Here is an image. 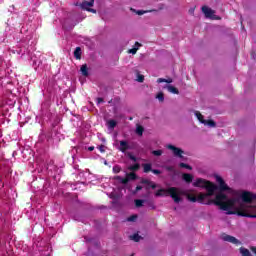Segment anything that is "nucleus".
Instances as JSON below:
<instances>
[{
	"label": "nucleus",
	"instance_id": "obj_26",
	"mask_svg": "<svg viewBox=\"0 0 256 256\" xmlns=\"http://www.w3.org/2000/svg\"><path fill=\"white\" fill-rule=\"evenodd\" d=\"M179 167H181L182 169H188L189 171H191V169H193L189 164H185L183 162H181L179 164Z\"/></svg>",
	"mask_w": 256,
	"mask_h": 256
},
{
	"label": "nucleus",
	"instance_id": "obj_32",
	"mask_svg": "<svg viewBox=\"0 0 256 256\" xmlns=\"http://www.w3.org/2000/svg\"><path fill=\"white\" fill-rule=\"evenodd\" d=\"M137 217H138L137 214H134V215L128 217L127 221H129V222L137 221Z\"/></svg>",
	"mask_w": 256,
	"mask_h": 256
},
{
	"label": "nucleus",
	"instance_id": "obj_42",
	"mask_svg": "<svg viewBox=\"0 0 256 256\" xmlns=\"http://www.w3.org/2000/svg\"><path fill=\"white\" fill-rule=\"evenodd\" d=\"M166 83H173V79L172 78L166 79Z\"/></svg>",
	"mask_w": 256,
	"mask_h": 256
},
{
	"label": "nucleus",
	"instance_id": "obj_12",
	"mask_svg": "<svg viewBox=\"0 0 256 256\" xmlns=\"http://www.w3.org/2000/svg\"><path fill=\"white\" fill-rule=\"evenodd\" d=\"M202 13H204L205 17L211 18V17H213V14L215 13V11H213V9H211L207 6H203Z\"/></svg>",
	"mask_w": 256,
	"mask_h": 256
},
{
	"label": "nucleus",
	"instance_id": "obj_50",
	"mask_svg": "<svg viewBox=\"0 0 256 256\" xmlns=\"http://www.w3.org/2000/svg\"><path fill=\"white\" fill-rule=\"evenodd\" d=\"M131 256H133V255H131Z\"/></svg>",
	"mask_w": 256,
	"mask_h": 256
},
{
	"label": "nucleus",
	"instance_id": "obj_27",
	"mask_svg": "<svg viewBox=\"0 0 256 256\" xmlns=\"http://www.w3.org/2000/svg\"><path fill=\"white\" fill-rule=\"evenodd\" d=\"M136 207H143V203H145V200H141V199H136L134 201Z\"/></svg>",
	"mask_w": 256,
	"mask_h": 256
},
{
	"label": "nucleus",
	"instance_id": "obj_46",
	"mask_svg": "<svg viewBox=\"0 0 256 256\" xmlns=\"http://www.w3.org/2000/svg\"><path fill=\"white\" fill-rule=\"evenodd\" d=\"M251 57H252V59H255V52L251 53Z\"/></svg>",
	"mask_w": 256,
	"mask_h": 256
},
{
	"label": "nucleus",
	"instance_id": "obj_8",
	"mask_svg": "<svg viewBox=\"0 0 256 256\" xmlns=\"http://www.w3.org/2000/svg\"><path fill=\"white\" fill-rule=\"evenodd\" d=\"M140 183L142 184V185H146L145 186V190L146 191H149V189H157V184H155L153 181H151V180H147V179H142L141 181H140Z\"/></svg>",
	"mask_w": 256,
	"mask_h": 256
},
{
	"label": "nucleus",
	"instance_id": "obj_4",
	"mask_svg": "<svg viewBox=\"0 0 256 256\" xmlns=\"http://www.w3.org/2000/svg\"><path fill=\"white\" fill-rule=\"evenodd\" d=\"M250 209H256V207L248 206L246 208L240 207L237 209L236 214L239 215V217H248L250 219H256V214L249 213Z\"/></svg>",
	"mask_w": 256,
	"mask_h": 256
},
{
	"label": "nucleus",
	"instance_id": "obj_5",
	"mask_svg": "<svg viewBox=\"0 0 256 256\" xmlns=\"http://www.w3.org/2000/svg\"><path fill=\"white\" fill-rule=\"evenodd\" d=\"M114 179L115 181H119L120 183H122V185H127L129 181H135L137 179V174L135 172H130L126 175L125 178L121 176H115Z\"/></svg>",
	"mask_w": 256,
	"mask_h": 256
},
{
	"label": "nucleus",
	"instance_id": "obj_48",
	"mask_svg": "<svg viewBox=\"0 0 256 256\" xmlns=\"http://www.w3.org/2000/svg\"><path fill=\"white\" fill-rule=\"evenodd\" d=\"M136 47H141V44L139 42L135 43Z\"/></svg>",
	"mask_w": 256,
	"mask_h": 256
},
{
	"label": "nucleus",
	"instance_id": "obj_15",
	"mask_svg": "<svg viewBox=\"0 0 256 256\" xmlns=\"http://www.w3.org/2000/svg\"><path fill=\"white\" fill-rule=\"evenodd\" d=\"M239 252H240V255L242 256H253V254H251V251H249V249L245 247H240Z\"/></svg>",
	"mask_w": 256,
	"mask_h": 256
},
{
	"label": "nucleus",
	"instance_id": "obj_20",
	"mask_svg": "<svg viewBox=\"0 0 256 256\" xmlns=\"http://www.w3.org/2000/svg\"><path fill=\"white\" fill-rule=\"evenodd\" d=\"M74 57L75 59H81V47H76L74 51Z\"/></svg>",
	"mask_w": 256,
	"mask_h": 256
},
{
	"label": "nucleus",
	"instance_id": "obj_30",
	"mask_svg": "<svg viewBox=\"0 0 256 256\" xmlns=\"http://www.w3.org/2000/svg\"><path fill=\"white\" fill-rule=\"evenodd\" d=\"M127 157L131 160L134 161V163H137V157H135L131 152L127 153Z\"/></svg>",
	"mask_w": 256,
	"mask_h": 256
},
{
	"label": "nucleus",
	"instance_id": "obj_39",
	"mask_svg": "<svg viewBox=\"0 0 256 256\" xmlns=\"http://www.w3.org/2000/svg\"><path fill=\"white\" fill-rule=\"evenodd\" d=\"M99 151H100L101 153H105V145H100V146H99Z\"/></svg>",
	"mask_w": 256,
	"mask_h": 256
},
{
	"label": "nucleus",
	"instance_id": "obj_41",
	"mask_svg": "<svg viewBox=\"0 0 256 256\" xmlns=\"http://www.w3.org/2000/svg\"><path fill=\"white\" fill-rule=\"evenodd\" d=\"M143 189V186H136L135 192L138 193V191H141Z\"/></svg>",
	"mask_w": 256,
	"mask_h": 256
},
{
	"label": "nucleus",
	"instance_id": "obj_35",
	"mask_svg": "<svg viewBox=\"0 0 256 256\" xmlns=\"http://www.w3.org/2000/svg\"><path fill=\"white\" fill-rule=\"evenodd\" d=\"M166 171H168L169 173H173L175 171V167L173 166H166L165 167Z\"/></svg>",
	"mask_w": 256,
	"mask_h": 256
},
{
	"label": "nucleus",
	"instance_id": "obj_44",
	"mask_svg": "<svg viewBox=\"0 0 256 256\" xmlns=\"http://www.w3.org/2000/svg\"><path fill=\"white\" fill-rule=\"evenodd\" d=\"M94 150H95V147H94V146L88 147V151H94Z\"/></svg>",
	"mask_w": 256,
	"mask_h": 256
},
{
	"label": "nucleus",
	"instance_id": "obj_6",
	"mask_svg": "<svg viewBox=\"0 0 256 256\" xmlns=\"http://www.w3.org/2000/svg\"><path fill=\"white\" fill-rule=\"evenodd\" d=\"M222 239H223V241L232 243L233 245H241V242L237 238H235L234 236H231L229 234H223Z\"/></svg>",
	"mask_w": 256,
	"mask_h": 256
},
{
	"label": "nucleus",
	"instance_id": "obj_36",
	"mask_svg": "<svg viewBox=\"0 0 256 256\" xmlns=\"http://www.w3.org/2000/svg\"><path fill=\"white\" fill-rule=\"evenodd\" d=\"M138 50H139V48H132L128 52L131 53L132 55H135Z\"/></svg>",
	"mask_w": 256,
	"mask_h": 256
},
{
	"label": "nucleus",
	"instance_id": "obj_22",
	"mask_svg": "<svg viewBox=\"0 0 256 256\" xmlns=\"http://www.w3.org/2000/svg\"><path fill=\"white\" fill-rule=\"evenodd\" d=\"M140 167H141V165H139V163H136V164H134L132 166H129L128 170L129 171H139Z\"/></svg>",
	"mask_w": 256,
	"mask_h": 256
},
{
	"label": "nucleus",
	"instance_id": "obj_2",
	"mask_svg": "<svg viewBox=\"0 0 256 256\" xmlns=\"http://www.w3.org/2000/svg\"><path fill=\"white\" fill-rule=\"evenodd\" d=\"M163 193H166V196L169 195L171 199H173L174 203H181L183 201V199L181 198V195H183V191H181L177 187H170L168 189L161 188L155 193V195L156 197H163Z\"/></svg>",
	"mask_w": 256,
	"mask_h": 256
},
{
	"label": "nucleus",
	"instance_id": "obj_24",
	"mask_svg": "<svg viewBox=\"0 0 256 256\" xmlns=\"http://www.w3.org/2000/svg\"><path fill=\"white\" fill-rule=\"evenodd\" d=\"M130 237H131L132 241H135V243H139V241H141V236L139 234H134Z\"/></svg>",
	"mask_w": 256,
	"mask_h": 256
},
{
	"label": "nucleus",
	"instance_id": "obj_34",
	"mask_svg": "<svg viewBox=\"0 0 256 256\" xmlns=\"http://www.w3.org/2000/svg\"><path fill=\"white\" fill-rule=\"evenodd\" d=\"M137 81H138V83H143V81H145V76L138 74Z\"/></svg>",
	"mask_w": 256,
	"mask_h": 256
},
{
	"label": "nucleus",
	"instance_id": "obj_45",
	"mask_svg": "<svg viewBox=\"0 0 256 256\" xmlns=\"http://www.w3.org/2000/svg\"><path fill=\"white\" fill-rule=\"evenodd\" d=\"M159 9L160 10L165 9V5L164 4H160V8Z\"/></svg>",
	"mask_w": 256,
	"mask_h": 256
},
{
	"label": "nucleus",
	"instance_id": "obj_19",
	"mask_svg": "<svg viewBox=\"0 0 256 256\" xmlns=\"http://www.w3.org/2000/svg\"><path fill=\"white\" fill-rule=\"evenodd\" d=\"M202 124L203 125H208V127H216L217 126V124L213 120L202 121Z\"/></svg>",
	"mask_w": 256,
	"mask_h": 256
},
{
	"label": "nucleus",
	"instance_id": "obj_14",
	"mask_svg": "<svg viewBox=\"0 0 256 256\" xmlns=\"http://www.w3.org/2000/svg\"><path fill=\"white\" fill-rule=\"evenodd\" d=\"M182 179H183V181H185V183H193V175H191L189 173H184L182 175Z\"/></svg>",
	"mask_w": 256,
	"mask_h": 256
},
{
	"label": "nucleus",
	"instance_id": "obj_21",
	"mask_svg": "<svg viewBox=\"0 0 256 256\" xmlns=\"http://www.w3.org/2000/svg\"><path fill=\"white\" fill-rule=\"evenodd\" d=\"M143 131H145V128H143V126L141 125H137L136 127V133L141 137L143 136Z\"/></svg>",
	"mask_w": 256,
	"mask_h": 256
},
{
	"label": "nucleus",
	"instance_id": "obj_43",
	"mask_svg": "<svg viewBox=\"0 0 256 256\" xmlns=\"http://www.w3.org/2000/svg\"><path fill=\"white\" fill-rule=\"evenodd\" d=\"M103 98H97V103L99 104V103H103Z\"/></svg>",
	"mask_w": 256,
	"mask_h": 256
},
{
	"label": "nucleus",
	"instance_id": "obj_40",
	"mask_svg": "<svg viewBox=\"0 0 256 256\" xmlns=\"http://www.w3.org/2000/svg\"><path fill=\"white\" fill-rule=\"evenodd\" d=\"M87 11H89V13H97V10H95L93 8H89V9H87Z\"/></svg>",
	"mask_w": 256,
	"mask_h": 256
},
{
	"label": "nucleus",
	"instance_id": "obj_37",
	"mask_svg": "<svg viewBox=\"0 0 256 256\" xmlns=\"http://www.w3.org/2000/svg\"><path fill=\"white\" fill-rule=\"evenodd\" d=\"M151 173H154V175H161V170L152 169Z\"/></svg>",
	"mask_w": 256,
	"mask_h": 256
},
{
	"label": "nucleus",
	"instance_id": "obj_31",
	"mask_svg": "<svg viewBox=\"0 0 256 256\" xmlns=\"http://www.w3.org/2000/svg\"><path fill=\"white\" fill-rule=\"evenodd\" d=\"M153 11H157V10H150V11L138 10L136 13L137 15H145V13H153Z\"/></svg>",
	"mask_w": 256,
	"mask_h": 256
},
{
	"label": "nucleus",
	"instance_id": "obj_13",
	"mask_svg": "<svg viewBox=\"0 0 256 256\" xmlns=\"http://www.w3.org/2000/svg\"><path fill=\"white\" fill-rule=\"evenodd\" d=\"M93 5H95V0H90L88 1H83L80 4L81 9H84V11H87V9H89V7H93Z\"/></svg>",
	"mask_w": 256,
	"mask_h": 256
},
{
	"label": "nucleus",
	"instance_id": "obj_17",
	"mask_svg": "<svg viewBox=\"0 0 256 256\" xmlns=\"http://www.w3.org/2000/svg\"><path fill=\"white\" fill-rule=\"evenodd\" d=\"M142 167H143L144 173H149V172L153 171L151 163L142 164Z\"/></svg>",
	"mask_w": 256,
	"mask_h": 256
},
{
	"label": "nucleus",
	"instance_id": "obj_18",
	"mask_svg": "<svg viewBox=\"0 0 256 256\" xmlns=\"http://www.w3.org/2000/svg\"><path fill=\"white\" fill-rule=\"evenodd\" d=\"M167 89H168L169 93H173L174 95H179V89H177L175 86L168 85Z\"/></svg>",
	"mask_w": 256,
	"mask_h": 256
},
{
	"label": "nucleus",
	"instance_id": "obj_11",
	"mask_svg": "<svg viewBox=\"0 0 256 256\" xmlns=\"http://www.w3.org/2000/svg\"><path fill=\"white\" fill-rule=\"evenodd\" d=\"M118 149L119 151H121V153H127V151H129V149H132V148H131V145H129V142L125 140H121L120 147Z\"/></svg>",
	"mask_w": 256,
	"mask_h": 256
},
{
	"label": "nucleus",
	"instance_id": "obj_25",
	"mask_svg": "<svg viewBox=\"0 0 256 256\" xmlns=\"http://www.w3.org/2000/svg\"><path fill=\"white\" fill-rule=\"evenodd\" d=\"M156 98H158V100L163 103L165 101V95L163 94V92H160L157 94Z\"/></svg>",
	"mask_w": 256,
	"mask_h": 256
},
{
	"label": "nucleus",
	"instance_id": "obj_38",
	"mask_svg": "<svg viewBox=\"0 0 256 256\" xmlns=\"http://www.w3.org/2000/svg\"><path fill=\"white\" fill-rule=\"evenodd\" d=\"M167 79L165 78H158L157 83H166Z\"/></svg>",
	"mask_w": 256,
	"mask_h": 256
},
{
	"label": "nucleus",
	"instance_id": "obj_7",
	"mask_svg": "<svg viewBox=\"0 0 256 256\" xmlns=\"http://www.w3.org/2000/svg\"><path fill=\"white\" fill-rule=\"evenodd\" d=\"M167 149H170V151H173V154L175 155V157H179L180 159H183V150L181 148H177L174 145L169 144L167 146Z\"/></svg>",
	"mask_w": 256,
	"mask_h": 256
},
{
	"label": "nucleus",
	"instance_id": "obj_49",
	"mask_svg": "<svg viewBox=\"0 0 256 256\" xmlns=\"http://www.w3.org/2000/svg\"><path fill=\"white\" fill-rule=\"evenodd\" d=\"M152 209H155V206H153Z\"/></svg>",
	"mask_w": 256,
	"mask_h": 256
},
{
	"label": "nucleus",
	"instance_id": "obj_23",
	"mask_svg": "<svg viewBox=\"0 0 256 256\" xmlns=\"http://www.w3.org/2000/svg\"><path fill=\"white\" fill-rule=\"evenodd\" d=\"M108 126H109L110 129H115L117 127V121L109 120L108 121Z\"/></svg>",
	"mask_w": 256,
	"mask_h": 256
},
{
	"label": "nucleus",
	"instance_id": "obj_29",
	"mask_svg": "<svg viewBox=\"0 0 256 256\" xmlns=\"http://www.w3.org/2000/svg\"><path fill=\"white\" fill-rule=\"evenodd\" d=\"M152 155H155V157H161V155H163V150H153Z\"/></svg>",
	"mask_w": 256,
	"mask_h": 256
},
{
	"label": "nucleus",
	"instance_id": "obj_28",
	"mask_svg": "<svg viewBox=\"0 0 256 256\" xmlns=\"http://www.w3.org/2000/svg\"><path fill=\"white\" fill-rule=\"evenodd\" d=\"M195 115H196L198 121H200V123H203V121H205L204 118H203V116L201 115V112L196 111V112H195Z\"/></svg>",
	"mask_w": 256,
	"mask_h": 256
},
{
	"label": "nucleus",
	"instance_id": "obj_3",
	"mask_svg": "<svg viewBox=\"0 0 256 256\" xmlns=\"http://www.w3.org/2000/svg\"><path fill=\"white\" fill-rule=\"evenodd\" d=\"M226 201V202H224ZM214 203L222 209V211H229L233 205H235V200L229 199L227 200V195L223 193H219L215 197Z\"/></svg>",
	"mask_w": 256,
	"mask_h": 256
},
{
	"label": "nucleus",
	"instance_id": "obj_47",
	"mask_svg": "<svg viewBox=\"0 0 256 256\" xmlns=\"http://www.w3.org/2000/svg\"><path fill=\"white\" fill-rule=\"evenodd\" d=\"M228 215H235V212L229 211V212H228Z\"/></svg>",
	"mask_w": 256,
	"mask_h": 256
},
{
	"label": "nucleus",
	"instance_id": "obj_9",
	"mask_svg": "<svg viewBox=\"0 0 256 256\" xmlns=\"http://www.w3.org/2000/svg\"><path fill=\"white\" fill-rule=\"evenodd\" d=\"M140 183L142 184V185H146L145 186V190L146 191H149V189H157V184H155L153 181H151V180H147V179H142L141 181H140Z\"/></svg>",
	"mask_w": 256,
	"mask_h": 256
},
{
	"label": "nucleus",
	"instance_id": "obj_1",
	"mask_svg": "<svg viewBox=\"0 0 256 256\" xmlns=\"http://www.w3.org/2000/svg\"><path fill=\"white\" fill-rule=\"evenodd\" d=\"M192 185L193 187H200L201 189H206L207 193H199L198 196H195L194 194H186V199H188V201H191V203L211 205V201L205 203V199H207V197H213V195H215V192L217 191V189H219V187L213 184V182L205 180L203 178H197Z\"/></svg>",
	"mask_w": 256,
	"mask_h": 256
},
{
	"label": "nucleus",
	"instance_id": "obj_16",
	"mask_svg": "<svg viewBox=\"0 0 256 256\" xmlns=\"http://www.w3.org/2000/svg\"><path fill=\"white\" fill-rule=\"evenodd\" d=\"M80 71L84 77H89V68H87V64L82 65Z\"/></svg>",
	"mask_w": 256,
	"mask_h": 256
},
{
	"label": "nucleus",
	"instance_id": "obj_10",
	"mask_svg": "<svg viewBox=\"0 0 256 256\" xmlns=\"http://www.w3.org/2000/svg\"><path fill=\"white\" fill-rule=\"evenodd\" d=\"M216 181L219 183L220 191H230L231 188L225 184V180L221 178V176H216Z\"/></svg>",
	"mask_w": 256,
	"mask_h": 256
},
{
	"label": "nucleus",
	"instance_id": "obj_33",
	"mask_svg": "<svg viewBox=\"0 0 256 256\" xmlns=\"http://www.w3.org/2000/svg\"><path fill=\"white\" fill-rule=\"evenodd\" d=\"M113 172L114 173H121V166L119 165H116L113 167Z\"/></svg>",
	"mask_w": 256,
	"mask_h": 256
}]
</instances>
